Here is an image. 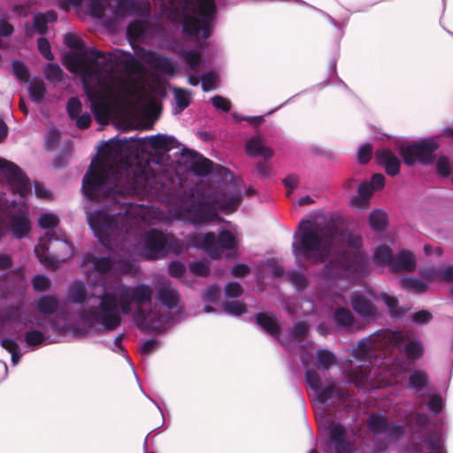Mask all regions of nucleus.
Segmentation results:
<instances>
[{
    "label": "nucleus",
    "instance_id": "obj_32",
    "mask_svg": "<svg viewBox=\"0 0 453 453\" xmlns=\"http://www.w3.org/2000/svg\"><path fill=\"white\" fill-rule=\"evenodd\" d=\"M400 284L403 288L418 294L424 293L428 288L426 281L413 277L403 278Z\"/></svg>",
    "mask_w": 453,
    "mask_h": 453
},
{
    "label": "nucleus",
    "instance_id": "obj_38",
    "mask_svg": "<svg viewBox=\"0 0 453 453\" xmlns=\"http://www.w3.org/2000/svg\"><path fill=\"white\" fill-rule=\"evenodd\" d=\"M306 380L309 386L318 394L321 398H327L329 395L324 392L320 386V380L318 374L314 372H307Z\"/></svg>",
    "mask_w": 453,
    "mask_h": 453
},
{
    "label": "nucleus",
    "instance_id": "obj_28",
    "mask_svg": "<svg viewBox=\"0 0 453 453\" xmlns=\"http://www.w3.org/2000/svg\"><path fill=\"white\" fill-rule=\"evenodd\" d=\"M177 141L169 135L157 134L148 138V144L156 150H170L176 147Z\"/></svg>",
    "mask_w": 453,
    "mask_h": 453
},
{
    "label": "nucleus",
    "instance_id": "obj_25",
    "mask_svg": "<svg viewBox=\"0 0 453 453\" xmlns=\"http://www.w3.org/2000/svg\"><path fill=\"white\" fill-rule=\"evenodd\" d=\"M57 19V15L54 12H49L43 14H36L34 17V25L32 28L27 27V34L32 36L34 32L38 34H44L47 30V24L53 22Z\"/></svg>",
    "mask_w": 453,
    "mask_h": 453
},
{
    "label": "nucleus",
    "instance_id": "obj_21",
    "mask_svg": "<svg viewBox=\"0 0 453 453\" xmlns=\"http://www.w3.org/2000/svg\"><path fill=\"white\" fill-rule=\"evenodd\" d=\"M395 257L393 256L392 250L385 244L379 245L372 255V263L380 267H388L393 270V263Z\"/></svg>",
    "mask_w": 453,
    "mask_h": 453
},
{
    "label": "nucleus",
    "instance_id": "obj_42",
    "mask_svg": "<svg viewBox=\"0 0 453 453\" xmlns=\"http://www.w3.org/2000/svg\"><path fill=\"white\" fill-rule=\"evenodd\" d=\"M334 319L336 323L344 327L349 326L353 322V316L347 309H339L335 311Z\"/></svg>",
    "mask_w": 453,
    "mask_h": 453
},
{
    "label": "nucleus",
    "instance_id": "obj_61",
    "mask_svg": "<svg viewBox=\"0 0 453 453\" xmlns=\"http://www.w3.org/2000/svg\"><path fill=\"white\" fill-rule=\"evenodd\" d=\"M225 292L228 297H237L242 294V289L239 283L230 282L226 286Z\"/></svg>",
    "mask_w": 453,
    "mask_h": 453
},
{
    "label": "nucleus",
    "instance_id": "obj_37",
    "mask_svg": "<svg viewBox=\"0 0 453 453\" xmlns=\"http://www.w3.org/2000/svg\"><path fill=\"white\" fill-rule=\"evenodd\" d=\"M426 453H444L442 450V439L441 434H434L425 441Z\"/></svg>",
    "mask_w": 453,
    "mask_h": 453
},
{
    "label": "nucleus",
    "instance_id": "obj_39",
    "mask_svg": "<svg viewBox=\"0 0 453 453\" xmlns=\"http://www.w3.org/2000/svg\"><path fill=\"white\" fill-rule=\"evenodd\" d=\"M146 31V24L143 21H135L127 27V35L133 40L142 38Z\"/></svg>",
    "mask_w": 453,
    "mask_h": 453
},
{
    "label": "nucleus",
    "instance_id": "obj_48",
    "mask_svg": "<svg viewBox=\"0 0 453 453\" xmlns=\"http://www.w3.org/2000/svg\"><path fill=\"white\" fill-rule=\"evenodd\" d=\"M382 299L385 302V303L388 305L392 316H395V317L400 316L407 311V309L406 310H402V309L398 310L397 300L394 296H390L388 295L383 294Z\"/></svg>",
    "mask_w": 453,
    "mask_h": 453
},
{
    "label": "nucleus",
    "instance_id": "obj_55",
    "mask_svg": "<svg viewBox=\"0 0 453 453\" xmlns=\"http://www.w3.org/2000/svg\"><path fill=\"white\" fill-rule=\"evenodd\" d=\"M50 282L45 276L38 275L33 279V286L36 291L42 292L50 288Z\"/></svg>",
    "mask_w": 453,
    "mask_h": 453
},
{
    "label": "nucleus",
    "instance_id": "obj_11",
    "mask_svg": "<svg viewBox=\"0 0 453 453\" xmlns=\"http://www.w3.org/2000/svg\"><path fill=\"white\" fill-rule=\"evenodd\" d=\"M64 42L68 48L64 57V65L71 73L79 76L85 86V50L82 42L73 33L65 35Z\"/></svg>",
    "mask_w": 453,
    "mask_h": 453
},
{
    "label": "nucleus",
    "instance_id": "obj_31",
    "mask_svg": "<svg viewBox=\"0 0 453 453\" xmlns=\"http://www.w3.org/2000/svg\"><path fill=\"white\" fill-rule=\"evenodd\" d=\"M368 426L371 432L374 434H390L393 427L388 426L385 417L380 415H372L368 420Z\"/></svg>",
    "mask_w": 453,
    "mask_h": 453
},
{
    "label": "nucleus",
    "instance_id": "obj_20",
    "mask_svg": "<svg viewBox=\"0 0 453 453\" xmlns=\"http://www.w3.org/2000/svg\"><path fill=\"white\" fill-rule=\"evenodd\" d=\"M377 161L383 165L389 175H395L399 172L400 161L389 150H380L375 154Z\"/></svg>",
    "mask_w": 453,
    "mask_h": 453
},
{
    "label": "nucleus",
    "instance_id": "obj_18",
    "mask_svg": "<svg viewBox=\"0 0 453 453\" xmlns=\"http://www.w3.org/2000/svg\"><path fill=\"white\" fill-rule=\"evenodd\" d=\"M328 431L330 440L334 444L336 453L351 452V445L347 440V432L341 425L332 424Z\"/></svg>",
    "mask_w": 453,
    "mask_h": 453
},
{
    "label": "nucleus",
    "instance_id": "obj_47",
    "mask_svg": "<svg viewBox=\"0 0 453 453\" xmlns=\"http://www.w3.org/2000/svg\"><path fill=\"white\" fill-rule=\"evenodd\" d=\"M437 173L441 176H448L450 173L449 159L444 156H440L435 160Z\"/></svg>",
    "mask_w": 453,
    "mask_h": 453
},
{
    "label": "nucleus",
    "instance_id": "obj_29",
    "mask_svg": "<svg viewBox=\"0 0 453 453\" xmlns=\"http://www.w3.org/2000/svg\"><path fill=\"white\" fill-rule=\"evenodd\" d=\"M372 193L373 191L368 184H361L358 188L357 196H353L350 200L351 207L355 209L366 207Z\"/></svg>",
    "mask_w": 453,
    "mask_h": 453
},
{
    "label": "nucleus",
    "instance_id": "obj_34",
    "mask_svg": "<svg viewBox=\"0 0 453 453\" xmlns=\"http://www.w3.org/2000/svg\"><path fill=\"white\" fill-rule=\"evenodd\" d=\"M174 98H175V106L173 108L174 113H180L186 107L188 106L190 102V95L189 93L182 88H174Z\"/></svg>",
    "mask_w": 453,
    "mask_h": 453
},
{
    "label": "nucleus",
    "instance_id": "obj_44",
    "mask_svg": "<svg viewBox=\"0 0 453 453\" xmlns=\"http://www.w3.org/2000/svg\"><path fill=\"white\" fill-rule=\"evenodd\" d=\"M218 84L219 77L215 73L210 72L202 78V87L204 91L215 89Z\"/></svg>",
    "mask_w": 453,
    "mask_h": 453
},
{
    "label": "nucleus",
    "instance_id": "obj_6",
    "mask_svg": "<svg viewBox=\"0 0 453 453\" xmlns=\"http://www.w3.org/2000/svg\"><path fill=\"white\" fill-rule=\"evenodd\" d=\"M172 6L185 33L203 39L211 35L214 0H172Z\"/></svg>",
    "mask_w": 453,
    "mask_h": 453
},
{
    "label": "nucleus",
    "instance_id": "obj_58",
    "mask_svg": "<svg viewBox=\"0 0 453 453\" xmlns=\"http://www.w3.org/2000/svg\"><path fill=\"white\" fill-rule=\"evenodd\" d=\"M433 316L428 311H418L412 314V321L416 324H425L432 319Z\"/></svg>",
    "mask_w": 453,
    "mask_h": 453
},
{
    "label": "nucleus",
    "instance_id": "obj_2",
    "mask_svg": "<svg viewBox=\"0 0 453 453\" xmlns=\"http://www.w3.org/2000/svg\"><path fill=\"white\" fill-rule=\"evenodd\" d=\"M119 59L126 64L127 73L105 91L104 107L124 108L154 117L160 110L159 89L147 88L141 64L129 53H121Z\"/></svg>",
    "mask_w": 453,
    "mask_h": 453
},
{
    "label": "nucleus",
    "instance_id": "obj_10",
    "mask_svg": "<svg viewBox=\"0 0 453 453\" xmlns=\"http://www.w3.org/2000/svg\"><path fill=\"white\" fill-rule=\"evenodd\" d=\"M400 153L408 165L416 162L427 165L432 163L433 152L438 148V143L433 139H424L417 142H400Z\"/></svg>",
    "mask_w": 453,
    "mask_h": 453
},
{
    "label": "nucleus",
    "instance_id": "obj_59",
    "mask_svg": "<svg viewBox=\"0 0 453 453\" xmlns=\"http://www.w3.org/2000/svg\"><path fill=\"white\" fill-rule=\"evenodd\" d=\"M372 155V147L369 144H363L359 147L357 152L358 161L360 163H366L370 160Z\"/></svg>",
    "mask_w": 453,
    "mask_h": 453
},
{
    "label": "nucleus",
    "instance_id": "obj_13",
    "mask_svg": "<svg viewBox=\"0 0 453 453\" xmlns=\"http://www.w3.org/2000/svg\"><path fill=\"white\" fill-rule=\"evenodd\" d=\"M173 239L162 232L152 230L144 240L143 255L148 259H157L169 250L176 251L173 247Z\"/></svg>",
    "mask_w": 453,
    "mask_h": 453
},
{
    "label": "nucleus",
    "instance_id": "obj_1",
    "mask_svg": "<svg viewBox=\"0 0 453 453\" xmlns=\"http://www.w3.org/2000/svg\"><path fill=\"white\" fill-rule=\"evenodd\" d=\"M359 235L329 234L311 220H303L295 234L293 252L297 261L323 262L326 269L346 273H363L367 270L365 257L358 250Z\"/></svg>",
    "mask_w": 453,
    "mask_h": 453
},
{
    "label": "nucleus",
    "instance_id": "obj_26",
    "mask_svg": "<svg viewBox=\"0 0 453 453\" xmlns=\"http://www.w3.org/2000/svg\"><path fill=\"white\" fill-rule=\"evenodd\" d=\"M353 309L364 318H371L375 314V307L365 296L357 295L351 300Z\"/></svg>",
    "mask_w": 453,
    "mask_h": 453
},
{
    "label": "nucleus",
    "instance_id": "obj_24",
    "mask_svg": "<svg viewBox=\"0 0 453 453\" xmlns=\"http://www.w3.org/2000/svg\"><path fill=\"white\" fill-rule=\"evenodd\" d=\"M416 267V258L412 252L402 250L397 254L393 263V270L396 271H413Z\"/></svg>",
    "mask_w": 453,
    "mask_h": 453
},
{
    "label": "nucleus",
    "instance_id": "obj_17",
    "mask_svg": "<svg viewBox=\"0 0 453 453\" xmlns=\"http://www.w3.org/2000/svg\"><path fill=\"white\" fill-rule=\"evenodd\" d=\"M0 168L9 174L14 188L21 196H24L29 189V184L20 169L12 163L4 160H0Z\"/></svg>",
    "mask_w": 453,
    "mask_h": 453
},
{
    "label": "nucleus",
    "instance_id": "obj_5",
    "mask_svg": "<svg viewBox=\"0 0 453 453\" xmlns=\"http://www.w3.org/2000/svg\"><path fill=\"white\" fill-rule=\"evenodd\" d=\"M386 347H397L411 362L419 359L424 354L423 342L413 332L387 330L361 341L355 349L354 355L360 359L369 358L370 352Z\"/></svg>",
    "mask_w": 453,
    "mask_h": 453
},
{
    "label": "nucleus",
    "instance_id": "obj_43",
    "mask_svg": "<svg viewBox=\"0 0 453 453\" xmlns=\"http://www.w3.org/2000/svg\"><path fill=\"white\" fill-rule=\"evenodd\" d=\"M58 217L51 212L42 213L39 219L38 224L42 228H52L58 226Z\"/></svg>",
    "mask_w": 453,
    "mask_h": 453
},
{
    "label": "nucleus",
    "instance_id": "obj_4",
    "mask_svg": "<svg viewBox=\"0 0 453 453\" xmlns=\"http://www.w3.org/2000/svg\"><path fill=\"white\" fill-rule=\"evenodd\" d=\"M91 175L87 174V197L88 196L91 181L99 189L122 179L124 174L131 171V166L124 160L123 145L119 142H105L99 148L98 155L90 165Z\"/></svg>",
    "mask_w": 453,
    "mask_h": 453
},
{
    "label": "nucleus",
    "instance_id": "obj_35",
    "mask_svg": "<svg viewBox=\"0 0 453 453\" xmlns=\"http://www.w3.org/2000/svg\"><path fill=\"white\" fill-rule=\"evenodd\" d=\"M28 92L33 101L41 102L45 94L44 84L41 80H34L29 83Z\"/></svg>",
    "mask_w": 453,
    "mask_h": 453
},
{
    "label": "nucleus",
    "instance_id": "obj_52",
    "mask_svg": "<svg viewBox=\"0 0 453 453\" xmlns=\"http://www.w3.org/2000/svg\"><path fill=\"white\" fill-rule=\"evenodd\" d=\"M426 382V375L420 371L414 372L410 377V384L413 388H420Z\"/></svg>",
    "mask_w": 453,
    "mask_h": 453
},
{
    "label": "nucleus",
    "instance_id": "obj_60",
    "mask_svg": "<svg viewBox=\"0 0 453 453\" xmlns=\"http://www.w3.org/2000/svg\"><path fill=\"white\" fill-rule=\"evenodd\" d=\"M12 70L14 74L19 79V80H26L27 77V67L24 65L23 63L19 61H13L12 62Z\"/></svg>",
    "mask_w": 453,
    "mask_h": 453
},
{
    "label": "nucleus",
    "instance_id": "obj_50",
    "mask_svg": "<svg viewBox=\"0 0 453 453\" xmlns=\"http://www.w3.org/2000/svg\"><path fill=\"white\" fill-rule=\"evenodd\" d=\"M2 346L12 353V362L16 365L20 358V355L17 352V343L11 339H4Z\"/></svg>",
    "mask_w": 453,
    "mask_h": 453
},
{
    "label": "nucleus",
    "instance_id": "obj_9",
    "mask_svg": "<svg viewBox=\"0 0 453 453\" xmlns=\"http://www.w3.org/2000/svg\"><path fill=\"white\" fill-rule=\"evenodd\" d=\"M39 261L45 266H56L73 256V248L65 240L42 238L35 249Z\"/></svg>",
    "mask_w": 453,
    "mask_h": 453
},
{
    "label": "nucleus",
    "instance_id": "obj_62",
    "mask_svg": "<svg viewBox=\"0 0 453 453\" xmlns=\"http://www.w3.org/2000/svg\"><path fill=\"white\" fill-rule=\"evenodd\" d=\"M38 49L40 52L49 60L53 58V54L50 51V47L47 40L40 38L38 40Z\"/></svg>",
    "mask_w": 453,
    "mask_h": 453
},
{
    "label": "nucleus",
    "instance_id": "obj_45",
    "mask_svg": "<svg viewBox=\"0 0 453 453\" xmlns=\"http://www.w3.org/2000/svg\"><path fill=\"white\" fill-rule=\"evenodd\" d=\"M318 366L326 369L334 364V357L333 354L327 350H319L317 353Z\"/></svg>",
    "mask_w": 453,
    "mask_h": 453
},
{
    "label": "nucleus",
    "instance_id": "obj_51",
    "mask_svg": "<svg viewBox=\"0 0 453 453\" xmlns=\"http://www.w3.org/2000/svg\"><path fill=\"white\" fill-rule=\"evenodd\" d=\"M224 311L234 316H239L246 311L245 305L239 302L226 303L224 304Z\"/></svg>",
    "mask_w": 453,
    "mask_h": 453
},
{
    "label": "nucleus",
    "instance_id": "obj_14",
    "mask_svg": "<svg viewBox=\"0 0 453 453\" xmlns=\"http://www.w3.org/2000/svg\"><path fill=\"white\" fill-rule=\"evenodd\" d=\"M96 319L104 328L112 330L120 324V316L118 311L116 296L105 294L100 301Z\"/></svg>",
    "mask_w": 453,
    "mask_h": 453
},
{
    "label": "nucleus",
    "instance_id": "obj_49",
    "mask_svg": "<svg viewBox=\"0 0 453 453\" xmlns=\"http://www.w3.org/2000/svg\"><path fill=\"white\" fill-rule=\"evenodd\" d=\"M45 74L51 81H59L62 79L63 72L58 65L48 64L45 66Z\"/></svg>",
    "mask_w": 453,
    "mask_h": 453
},
{
    "label": "nucleus",
    "instance_id": "obj_30",
    "mask_svg": "<svg viewBox=\"0 0 453 453\" xmlns=\"http://www.w3.org/2000/svg\"><path fill=\"white\" fill-rule=\"evenodd\" d=\"M257 324L267 333L276 337L279 334V325L275 318L269 313H259L257 316Z\"/></svg>",
    "mask_w": 453,
    "mask_h": 453
},
{
    "label": "nucleus",
    "instance_id": "obj_41",
    "mask_svg": "<svg viewBox=\"0 0 453 453\" xmlns=\"http://www.w3.org/2000/svg\"><path fill=\"white\" fill-rule=\"evenodd\" d=\"M111 0H89V12L92 16L100 18L104 14L105 7ZM88 0H87V3Z\"/></svg>",
    "mask_w": 453,
    "mask_h": 453
},
{
    "label": "nucleus",
    "instance_id": "obj_16",
    "mask_svg": "<svg viewBox=\"0 0 453 453\" xmlns=\"http://www.w3.org/2000/svg\"><path fill=\"white\" fill-rule=\"evenodd\" d=\"M137 56L150 67L158 73L172 75L175 73L176 67L167 58L159 57L155 52L146 50L136 51Z\"/></svg>",
    "mask_w": 453,
    "mask_h": 453
},
{
    "label": "nucleus",
    "instance_id": "obj_54",
    "mask_svg": "<svg viewBox=\"0 0 453 453\" xmlns=\"http://www.w3.org/2000/svg\"><path fill=\"white\" fill-rule=\"evenodd\" d=\"M191 273L197 276H204L209 272V266L204 261H196L189 265Z\"/></svg>",
    "mask_w": 453,
    "mask_h": 453
},
{
    "label": "nucleus",
    "instance_id": "obj_27",
    "mask_svg": "<svg viewBox=\"0 0 453 453\" xmlns=\"http://www.w3.org/2000/svg\"><path fill=\"white\" fill-rule=\"evenodd\" d=\"M134 321L138 327L144 331L156 330L163 322L162 318H156L154 314L144 315L143 313H137L134 315Z\"/></svg>",
    "mask_w": 453,
    "mask_h": 453
},
{
    "label": "nucleus",
    "instance_id": "obj_22",
    "mask_svg": "<svg viewBox=\"0 0 453 453\" xmlns=\"http://www.w3.org/2000/svg\"><path fill=\"white\" fill-rule=\"evenodd\" d=\"M246 152L251 157H262L265 159L273 154V150L265 146L259 137L252 138L246 142Z\"/></svg>",
    "mask_w": 453,
    "mask_h": 453
},
{
    "label": "nucleus",
    "instance_id": "obj_3",
    "mask_svg": "<svg viewBox=\"0 0 453 453\" xmlns=\"http://www.w3.org/2000/svg\"><path fill=\"white\" fill-rule=\"evenodd\" d=\"M242 199L241 190L237 182H233L224 188L223 192L213 200L196 203L190 199H181L176 208L171 211L169 216L154 208L139 206L135 211L144 221H166L169 219H180L194 225L206 224L218 220L216 210L233 212L236 210Z\"/></svg>",
    "mask_w": 453,
    "mask_h": 453
},
{
    "label": "nucleus",
    "instance_id": "obj_36",
    "mask_svg": "<svg viewBox=\"0 0 453 453\" xmlns=\"http://www.w3.org/2000/svg\"><path fill=\"white\" fill-rule=\"evenodd\" d=\"M159 300L168 308L175 305L178 301V294L170 287H164L159 292Z\"/></svg>",
    "mask_w": 453,
    "mask_h": 453
},
{
    "label": "nucleus",
    "instance_id": "obj_15",
    "mask_svg": "<svg viewBox=\"0 0 453 453\" xmlns=\"http://www.w3.org/2000/svg\"><path fill=\"white\" fill-rule=\"evenodd\" d=\"M65 306L68 311L75 312L83 320L85 318V284L83 281H74L68 288Z\"/></svg>",
    "mask_w": 453,
    "mask_h": 453
},
{
    "label": "nucleus",
    "instance_id": "obj_57",
    "mask_svg": "<svg viewBox=\"0 0 453 453\" xmlns=\"http://www.w3.org/2000/svg\"><path fill=\"white\" fill-rule=\"evenodd\" d=\"M211 103L215 108L222 110L224 111H228L231 108L230 101L220 96H213L211 98Z\"/></svg>",
    "mask_w": 453,
    "mask_h": 453
},
{
    "label": "nucleus",
    "instance_id": "obj_19",
    "mask_svg": "<svg viewBox=\"0 0 453 453\" xmlns=\"http://www.w3.org/2000/svg\"><path fill=\"white\" fill-rule=\"evenodd\" d=\"M427 282L453 281V265L436 268H426L420 272Z\"/></svg>",
    "mask_w": 453,
    "mask_h": 453
},
{
    "label": "nucleus",
    "instance_id": "obj_33",
    "mask_svg": "<svg viewBox=\"0 0 453 453\" xmlns=\"http://www.w3.org/2000/svg\"><path fill=\"white\" fill-rule=\"evenodd\" d=\"M388 223L387 214L380 210H374L369 216V224L373 231H382Z\"/></svg>",
    "mask_w": 453,
    "mask_h": 453
},
{
    "label": "nucleus",
    "instance_id": "obj_56",
    "mask_svg": "<svg viewBox=\"0 0 453 453\" xmlns=\"http://www.w3.org/2000/svg\"><path fill=\"white\" fill-rule=\"evenodd\" d=\"M185 60L191 69H196L201 62V57L196 50H191L185 54Z\"/></svg>",
    "mask_w": 453,
    "mask_h": 453
},
{
    "label": "nucleus",
    "instance_id": "obj_7",
    "mask_svg": "<svg viewBox=\"0 0 453 453\" xmlns=\"http://www.w3.org/2000/svg\"><path fill=\"white\" fill-rule=\"evenodd\" d=\"M239 241L240 238L236 232L224 230L218 237L212 233L196 235L191 240V245L204 250L211 257L218 258L234 252Z\"/></svg>",
    "mask_w": 453,
    "mask_h": 453
},
{
    "label": "nucleus",
    "instance_id": "obj_46",
    "mask_svg": "<svg viewBox=\"0 0 453 453\" xmlns=\"http://www.w3.org/2000/svg\"><path fill=\"white\" fill-rule=\"evenodd\" d=\"M211 162L206 158H199L193 165V171L199 175H206L211 170Z\"/></svg>",
    "mask_w": 453,
    "mask_h": 453
},
{
    "label": "nucleus",
    "instance_id": "obj_40",
    "mask_svg": "<svg viewBox=\"0 0 453 453\" xmlns=\"http://www.w3.org/2000/svg\"><path fill=\"white\" fill-rule=\"evenodd\" d=\"M58 307V302L54 297L44 296L38 302V309L42 313H52Z\"/></svg>",
    "mask_w": 453,
    "mask_h": 453
},
{
    "label": "nucleus",
    "instance_id": "obj_63",
    "mask_svg": "<svg viewBox=\"0 0 453 453\" xmlns=\"http://www.w3.org/2000/svg\"><path fill=\"white\" fill-rule=\"evenodd\" d=\"M385 178L382 174L377 173L374 174L372 178L371 183L368 184L371 189L374 192L376 190H380L384 187Z\"/></svg>",
    "mask_w": 453,
    "mask_h": 453
},
{
    "label": "nucleus",
    "instance_id": "obj_8",
    "mask_svg": "<svg viewBox=\"0 0 453 453\" xmlns=\"http://www.w3.org/2000/svg\"><path fill=\"white\" fill-rule=\"evenodd\" d=\"M386 367L380 373L375 370H370L368 373L360 372L352 375L351 380L361 388H365L366 383L374 387H384L388 384L396 383V377L400 376L408 367L403 360H396L393 363H387Z\"/></svg>",
    "mask_w": 453,
    "mask_h": 453
},
{
    "label": "nucleus",
    "instance_id": "obj_64",
    "mask_svg": "<svg viewBox=\"0 0 453 453\" xmlns=\"http://www.w3.org/2000/svg\"><path fill=\"white\" fill-rule=\"evenodd\" d=\"M112 262L109 258H101L96 262V268L101 273H106L112 268Z\"/></svg>",
    "mask_w": 453,
    "mask_h": 453
},
{
    "label": "nucleus",
    "instance_id": "obj_53",
    "mask_svg": "<svg viewBox=\"0 0 453 453\" xmlns=\"http://www.w3.org/2000/svg\"><path fill=\"white\" fill-rule=\"evenodd\" d=\"M25 339L27 345L38 346L43 342L44 336L41 332L32 330L26 334Z\"/></svg>",
    "mask_w": 453,
    "mask_h": 453
},
{
    "label": "nucleus",
    "instance_id": "obj_12",
    "mask_svg": "<svg viewBox=\"0 0 453 453\" xmlns=\"http://www.w3.org/2000/svg\"><path fill=\"white\" fill-rule=\"evenodd\" d=\"M114 292L119 296V304L124 314L131 312L133 303L140 305L148 302L152 296V289L144 284H139L134 288L123 285L116 288Z\"/></svg>",
    "mask_w": 453,
    "mask_h": 453
},
{
    "label": "nucleus",
    "instance_id": "obj_23",
    "mask_svg": "<svg viewBox=\"0 0 453 453\" xmlns=\"http://www.w3.org/2000/svg\"><path fill=\"white\" fill-rule=\"evenodd\" d=\"M67 112L70 119L75 121L76 127L80 129L85 128V119L81 102L72 97L67 103Z\"/></svg>",
    "mask_w": 453,
    "mask_h": 453
}]
</instances>
